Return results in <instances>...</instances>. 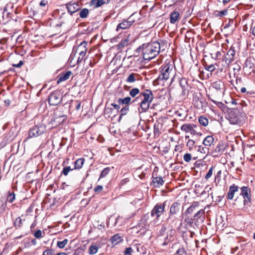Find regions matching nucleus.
I'll list each match as a JSON object with an SVG mask.
<instances>
[{
    "mask_svg": "<svg viewBox=\"0 0 255 255\" xmlns=\"http://www.w3.org/2000/svg\"><path fill=\"white\" fill-rule=\"evenodd\" d=\"M129 40L128 38L122 39L121 42L117 45L118 50H122L124 47L128 45Z\"/></svg>",
    "mask_w": 255,
    "mask_h": 255,
    "instance_id": "72a5a7b5",
    "label": "nucleus"
},
{
    "mask_svg": "<svg viewBox=\"0 0 255 255\" xmlns=\"http://www.w3.org/2000/svg\"><path fill=\"white\" fill-rule=\"evenodd\" d=\"M46 130L44 126H35L30 128L28 132L29 137H37L43 133Z\"/></svg>",
    "mask_w": 255,
    "mask_h": 255,
    "instance_id": "2eb2a0df",
    "label": "nucleus"
},
{
    "mask_svg": "<svg viewBox=\"0 0 255 255\" xmlns=\"http://www.w3.org/2000/svg\"><path fill=\"white\" fill-rule=\"evenodd\" d=\"M205 214V211L204 209H201L198 211L194 215V219L197 221L200 219Z\"/></svg>",
    "mask_w": 255,
    "mask_h": 255,
    "instance_id": "a19ab883",
    "label": "nucleus"
},
{
    "mask_svg": "<svg viewBox=\"0 0 255 255\" xmlns=\"http://www.w3.org/2000/svg\"><path fill=\"white\" fill-rule=\"evenodd\" d=\"M85 162V159L84 158H81L77 159L74 162V169L75 170H79L81 169Z\"/></svg>",
    "mask_w": 255,
    "mask_h": 255,
    "instance_id": "2f4dec72",
    "label": "nucleus"
},
{
    "mask_svg": "<svg viewBox=\"0 0 255 255\" xmlns=\"http://www.w3.org/2000/svg\"><path fill=\"white\" fill-rule=\"evenodd\" d=\"M239 189V187L235 184L231 185L226 196L227 199L228 200H232L234 198L235 194L238 191Z\"/></svg>",
    "mask_w": 255,
    "mask_h": 255,
    "instance_id": "4be33fe9",
    "label": "nucleus"
},
{
    "mask_svg": "<svg viewBox=\"0 0 255 255\" xmlns=\"http://www.w3.org/2000/svg\"><path fill=\"white\" fill-rule=\"evenodd\" d=\"M192 103L194 107L204 112L208 106V103L200 92H194L193 94Z\"/></svg>",
    "mask_w": 255,
    "mask_h": 255,
    "instance_id": "423d86ee",
    "label": "nucleus"
},
{
    "mask_svg": "<svg viewBox=\"0 0 255 255\" xmlns=\"http://www.w3.org/2000/svg\"><path fill=\"white\" fill-rule=\"evenodd\" d=\"M188 110L186 108H180L175 112V115L181 121H185L187 117Z\"/></svg>",
    "mask_w": 255,
    "mask_h": 255,
    "instance_id": "aec40b11",
    "label": "nucleus"
},
{
    "mask_svg": "<svg viewBox=\"0 0 255 255\" xmlns=\"http://www.w3.org/2000/svg\"><path fill=\"white\" fill-rule=\"evenodd\" d=\"M48 4V1L47 0H42L40 2L39 5L41 6H46Z\"/></svg>",
    "mask_w": 255,
    "mask_h": 255,
    "instance_id": "0e129e2a",
    "label": "nucleus"
},
{
    "mask_svg": "<svg viewBox=\"0 0 255 255\" xmlns=\"http://www.w3.org/2000/svg\"><path fill=\"white\" fill-rule=\"evenodd\" d=\"M240 195L244 199L243 209L247 210L251 206V192L250 188L248 186H243L241 188Z\"/></svg>",
    "mask_w": 255,
    "mask_h": 255,
    "instance_id": "0eeeda50",
    "label": "nucleus"
},
{
    "mask_svg": "<svg viewBox=\"0 0 255 255\" xmlns=\"http://www.w3.org/2000/svg\"><path fill=\"white\" fill-rule=\"evenodd\" d=\"M204 66L206 70L211 72H213L215 70V66L213 64L208 65L207 64H206L204 65Z\"/></svg>",
    "mask_w": 255,
    "mask_h": 255,
    "instance_id": "8fccbe9b",
    "label": "nucleus"
},
{
    "mask_svg": "<svg viewBox=\"0 0 255 255\" xmlns=\"http://www.w3.org/2000/svg\"><path fill=\"white\" fill-rule=\"evenodd\" d=\"M184 253V250L183 248H179L176 252V254L178 255H183Z\"/></svg>",
    "mask_w": 255,
    "mask_h": 255,
    "instance_id": "774afa93",
    "label": "nucleus"
},
{
    "mask_svg": "<svg viewBox=\"0 0 255 255\" xmlns=\"http://www.w3.org/2000/svg\"><path fill=\"white\" fill-rule=\"evenodd\" d=\"M193 218L189 217H186L184 220L186 225L190 227H192L193 226Z\"/></svg>",
    "mask_w": 255,
    "mask_h": 255,
    "instance_id": "09e8293b",
    "label": "nucleus"
},
{
    "mask_svg": "<svg viewBox=\"0 0 255 255\" xmlns=\"http://www.w3.org/2000/svg\"><path fill=\"white\" fill-rule=\"evenodd\" d=\"M103 190V187L102 185H98L95 187L94 191L96 194H99Z\"/></svg>",
    "mask_w": 255,
    "mask_h": 255,
    "instance_id": "bf43d9fd",
    "label": "nucleus"
},
{
    "mask_svg": "<svg viewBox=\"0 0 255 255\" xmlns=\"http://www.w3.org/2000/svg\"><path fill=\"white\" fill-rule=\"evenodd\" d=\"M200 205L199 202H194L192 205L188 207L185 212L186 215L190 214Z\"/></svg>",
    "mask_w": 255,
    "mask_h": 255,
    "instance_id": "c756f323",
    "label": "nucleus"
},
{
    "mask_svg": "<svg viewBox=\"0 0 255 255\" xmlns=\"http://www.w3.org/2000/svg\"><path fill=\"white\" fill-rule=\"evenodd\" d=\"M236 82L237 86L235 87V89L237 90L238 88L239 89L240 88V86L241 84L242 83V78L237 76L236 77Z\"/></svg>",
    "mask_w": 255,
    "mask_h": 255,
    "instance_id": "13d9d810",
    "label": "nucleus"
},
{
    "mask_svg": "<svg viewBox=\"0 0 255 255\" xmlns=\"http://www.w3.org/2000/svg\"><path fill=\"white\" fill-rule=\"evenodd\" d=\"M69 14L72 16L73 14L79 11L80 9V6L78 2L70 1L65 4Z\"/></svg>",
    "mask_w": 255,
    "mask_h": 255,
    "instance_id": "dca6fc26",
    "label": "nucleus"
},
{
    "mask_svg": "<svg viewBox=\"0 0 255 255\" xmlns=\"http://www.w3.org/2000/svg\"><path fill=\"white\" fill-rule=\"evenodd\" d=\"M159 72L158 77L153 82L154 86H164L165 83L170 78L173 80L175 75L173 65L170 61L165 62L159 69Z\"/></svg>",
    "mask_w": 255,
    "mask_h": 255,
    "instance_id": "f257e3e1",
    "label": "nucleus"
},
{
    "mask_svg": "<svg viewBox=\"0 0 255 255\" xmlns=\"http://www.w3.org/2000/svg\"><path fill=\"white\" fill-rule=\"evenodd\" d=\"M152 183L154 187H159L163 185L164 181L161 177H152Z\"/></svg>",
    "mask_w": 255,
    "mask_h": 255,
    "instance_id": "bb28decb",
    "label": "nucleus"
},
{
    "mask_svg": "<svg viewBox=\"0 0 255 255\" xmlns=\"http://www.w3.org/2000/svg\"><path fill=\"white\" fill-rule=\"evenodd\" d=\"M128 111H129V106L128 105L125 106L121 110V113L122 116L126 115L128 114Z\"/></svg>",
    "mask_w": 255,
    "mask_h": 255,
    "instance_id": "603ef678",
    "label": "nucleus"
},
{
    "mask_svg": "<svg viewBox=\"0 0 255 255\" xmlns=\"http://www.w3.org/2000/svg\"><path fill=\"white\" fill-rule=\"evenodd\" d=\"M88 42L86 41L82 42L78 46L76 52L79 54L77 62H81L84 59L87 51Z\"/></svg>",
    "mask_w": 255,
    "mask_h": 255,
    "instance_id": "4468645a",
    "label": "nucleus"
},
{
    "mask_svg": "<svg viewBox=\"0 0 255 255\" xmlns=\"http://www.w3.org/2000/svg\"><path fill=\"white\" fill-rule=\"evenodd\" d=\"M42 255H55V251L51 248H46Z\"/></svg>",
    "mask_w": 255,
    "mask_h": 255,
    "instance_id": "37998d69",
    "label": "nucleus"
},
{
    "mask_svg": "<svg viewBox=\"0 0 255 255\" xmlns=\"http://www.w3.org/2000/svg\"><path fill=\"white\" fill-rule=\"evenodd\" d=\"M132 18H128L127 20H124L122 22L120 23L117 27L116 31H118L120 29H125L129 28L133 24Z\"/></svg>",
    "mask_w": 255,
    "mask_h": 255,
    "instance_id": "6ab92c4d",
    "label": "nucleus"
},
{
    "mask_svg": "<svg viewBox=\"0 0 255 255\" xmlns=\"http://www.w3.org/2000/svg\"><path fill=\"white\" fill-rule=\"evenodd\" d=\"M222 52L217 51L215 54V56L213 57L215 59H220L221 58H222Z\"/></svg>",
    "mask_w": 255,
    "mask_h": 255,
    "instance_id": "680f3d73",
    "label": "nucleus"
},
{
    "mask_svg": "<svg viewBox=\"0 0 255 255\" xmlns=\"http://www.w3.org/2000/svg\"><path fill=\"white\" fill-rule=\"evenodd\" d=\"M192 159V156L190 153H186L183 156V159L187 162H189Z\"/></svg>",
    "mask_w": 255,
    "mask_h": 255,
    "instance_id": "864d4df0",
    "label": "nucleus"
},
{
    "mask_svg": "<svg viewBox=\"0 0 255 255\" xmlns=\"http://www.w3.org/2000/svg\"><path fill=\"white\" fill-rule=\"evenodd\" d=\"M73 104L74 105V106L75 107V110L76 111H79L80 110V107H81V103L79 102V101H71V103H70V108L73 106Z\"/></svg>",
    "mask_w": 255,
    "mask_h": 255,
    "instance_id": "a18cd8bd",
    "label": "nucleus"
},
{
    "mask_svg": "<svg viewBox=\"0 0 255 255\" xmlns=\"http://www.w3.org/2000/svg\"><path fill=\"white\" fill-rule=\"evenodd\" d=\"M255 59L252 57H248L245 61V66L244 68L246 69H249V70H251V71L250 72V73H251L252 72H255Z\"/></svg>",
    "mask_w": 255,
    "mask_h": 255,
    "instance_id": "5701e85b",
    "label": "nucleus"
},
{
    "mask_svg": "<svg viewBox=\"0 0 255 255\" xmlns=\"http://www.w3.org/2000/svg\"><path fill=\"white\" fill-rule=\"evenodd\" d=\"M215 142V139L212 135L207 136L203 141V144L206 147L214 145Z\"/></svg>",
    "mask_w": 255,
    "mask_h": 255,
    "instance_id": "393cba45",
    "label": "nucleus"
},
{
    "mask_svg": "<svg viewBox=\"0 0 255 255\" xmlns=\"http://www.w3.org/2000/svg\"><path fill=\"white\" fill-rule=\"evenodd\" d=\"M163 131V124L157 122L154 125V134L155 136H159Z\"/></svg>",
    "mask_w": 255,
    "mask_h": 255,
    "instance_id": "b1692460",
    "label": "nucleus"
},
{
    "mask_svg": "<svg viewBox=\"0 0 255 255\" xmlns=\"http://www.w3.org/2000/svg\"><path fill=\"white\" fill-rule=\"evenodd\" d=\"M79 14L80 18H86L89 14V10L86 8H83L80 10Z\"/></svg>",
    "mask_w": 255,
    "mask_h": 255,
    "instance_id": "f704fd0d",
    "label": "nucleus"
},
{
    "mask_svg": "<svg viewBox=\"0 0 255 255\" xmlns=\"http://www.w3.org/2000/svg\"><path fill=\"white\" fill-rule=\"evenodd\" d=\"M245 114L237 108L232 109L229 113L228 120L232 125L241 126L245 123Z\"/></svg>",
    "mask_w": 255,
    "mask_h": 255,
    "instance_id": "39448f33",
    "label": "nucleus"
},
{
    "mask_svg": "<svg viewBox=\"0 0 255 255\" xmlns=\"http://www.w3.org/2000/svg\"><path fill=\"white\" fill-rule=\"evenodd\" d=\"M129 181V179L128 178H126L125 179H122L119 184V187L121 188H122L123 186H124L125 185H126L127 183H128V182Z\"/></svg>",
    "mask_w": 255,
    "mask_h": 255,
    "instance_id": "6e6d98bb",
    "label": "nucleus"
},
{
    "mask_svg": "<svg viewBox=\"0 0 255 255\" xmlns=\"http://www.w3.org/2000/svg\"><path fill=\"white\" fill-rule=\"evenodd\" d=\"M68 240L66 239L62 241H58L57 243V246L60 249H63L68 244Z\"/></svg>",
    "mask_w": 255,
    "mask_h": 255,
    "instance_id": "c03bdc74",
    "label": "nucleus"
},
{
    "mask_svg": "<svg viewBox=\"0 0 255 255\" xmlns=\"http://www.w3.org/2000/svg\"><path fill=\"white\" fill-rule=\"evenodd\" d=\"M180 14L179 12L174 10L170 14V22L171 24H175L179 20Z\"/></svg>",
    "mask_w": 255,
    "mask_h": 255,
    "instance_id": "a878e982",
    "label": "nucleus"
},
{
    "mask_svg": "<svg viewBox=\"0 0 255 255\" xmlns=\"http://www.w3.org/2000/svg\"><path fill=\"white\" fill-rule=\"evenodd\" d=\"M111 242L112 244L117 245L123 241V237L120 234H116L111 237L110 239Z\"/></svg>",
    "mask_w": 255,
    "mask_h": 255,
    "instance_id": "7c9ffc66",
    "label": "nucleus"
},
{
    "mask_svg": "<svg viewBox=\"0 0 255 255\" xmlns=\"http://www.w3.org/2000/svg\"><path fill=\"white\" fill-rule=\"evenodd\" d=\"M132 252V249L131 247H128L126 249L124 252V255H131V253Z\"/></svg>",
    "mask_w": 255,
    "mask_h": 255,
    "instance_id": "e2e57ef3",
    "label": "nucleus"
},
{
    "mask_svg": "<svg viewBox=\"0 0 255 255\" xmlns=\"http://www.w3.org/2000/svg\"><path fill=\"white\" fill-rule=\"evenodd\" d=\"M138 74L132 73L128 76L126 81L128 83H134L136 81V77H137Z\"/></svg>",
    "mask_w": 255,
    "mask_h": 255,
    "instance_id": "4c0bfd02",
    "label": "nucleus"
},
{
    "mask_svg": "<svg viewBox=\"0 0 255 255\" xmlns=\"http://www.w3.org/2000/svg\"><path fill=\"white\" fill-rule=\"evenodd\" d=\"M72 72L71 71L63 72L59 74L57 77V84H59L62 82L69 79L72 75Z\"/></svg>",
    "mask_w": 255,
    "mask_h": 255,
    "instance_id": "412c9836",
    "label": "nucleus"
},
{
    "mask_svg": "<svg viewBox=\"0 0 255 255\" xmlns=\"http://www.w3.org/2000/svg\"><path fill=\"white\" fill-rule=\"evenodd\" d=\"M130 101H131V98L129 97H127L124 99L120 98L118 100V102L119 103V104H122V105H124V104L128 105L130 103Z\"/></svg>",
    "mask_w": 255,
    "mask_h": 255,
    "instance_id": "58836bf2",
    "label": "nucleus"
},
{
    "mask_svg": "<svg viewBox=\"0 0 255 255\" xmlns=\"http://www.w3.org/2000/svg\"><path fill=\"white\" fill-rule=\"evenodd\" d=\"M139 90L137 88L132 89L129 91V95L132 97H135L137 95L139 94Z\"/></svg>",
    "mask_w": 255,
    "mask_h": 255,
    "instance_id": "49530a36",
    "label": "nucleus"
},
{
    "mask_svg": "<svg viewBox=\"0 0 255 255\" xmlns=\"http://www.w3.org/2000/svg\"><path fill=\"white\" fill-rule=\"evenodd\" d=\"M194 144V140L191 139H189L186 143V146L189 147L190 150L193 148Z\"/></svg>",
    "mask_w": 255,
    "mask_h": 255,
    "instance_id": "3c124183",
    "label": "nucleus"
},
{
    "mask_svg": "<svg viewBox=\"0 0 255 255\" xmlns=\"http://www.w3.org/2000/svg\"><path fill=\"white\" fill-rule=\"evenodd\" d=\"M99 247L96 245H91L88 250V253L90 255H94L96 254L99 250Z\"/></svg>",
    "mask_w": 255,
    "mask_h": 255,
    "instance_id": "c9c22d12",
    "label": "nucleus"
},
{
    "mask_svg": "<svg viewBox=\"0 0 255 255\" xmlns=\"http://www.w3.org/2000/svg\"><path fill=\"white\" fill-rule=\"evenodd\" d=\"M189 75L193 79H195L197 76H200L201 72L200 69L196 67H191L189 71Z\"/></svg>",
    "mask_w": 255,
    "mask_h": 255,
    "instance_id": "cd10ccee",
    "label": "nucleus"
},
{
    "mask_svg": "<svg viewBox=\"0 0 255 255\" xmlns=\"http://www.w3.org/2000/svg\"><path fill=\"white\" fill-rule=\"evenodd\" d=\"M227 147V145L223 141L219 142L215 149L212 151V153L214 156H218L221 155Z\"/></svg>",
    "mask_w": 255,
    "mask_h": 255,
    "instance_id": "f3484780",
    "label": "nucleus"
},
{
    "mask_svg": "<svg viewBox=\"0 0 255 255\" xmlns=\"http://www.w3.org/2000/svg\"><path fill=\"white\" fill-rule=\"evenodd\" d=\"M34 236L37 239H40L43 237L42 232L40 230H38L34 233Z\"/></svg>",
    "mask_w": 255,
    "mask_h": 255,
    "instance_id": "052dcab7",
    "label": "nucleus"
},
{
    "mask_svg": "<svg viewBox=\"0 0 255 255\" xmlns=\"http://www.w3.org/2000/svg\"><path fill=\"white\" fill-rule=\"evenodd\" d=\"M197 128V126L196 125L193 124H186L183 125L180 129L182 131L185 133L190 132L192 135L201 137L203 135V133L200 131H198L196 129Z\"/></svg>",
    "mask_w": 255,
    "mask_h": 255,
    "instance_id": "9b49d317",
    "label": "nucleus"
},
{
    "mask_svg": "<svg viewBox=\"0 0 255 255\" xmlns=\"http://www.w3.org/2000/svg\"><path fill=\"white\" fill-rule=\"evenodd\" d=\"M236 53V48L232 45L227 52L222 56V61L225 63L226 66L228 67L235 60Z\"/></svg>",
    "mask_w": 255,
    "mask_h": 255,
    "instance_id": "6e6552de",
    "label": "nucleus"
},
{
    "mask_svg": "<svg viewBox=\"0 0 255 255\" xmlns=\"http://www.w3.org/2000/svg\"><path fill=\"white\" fill-rule=\"evenodd\" d=\"M228 14V8H226L222 10H216L214 12L215 17H223Z\"/></svg>",
    "mask_w": 255,
    "mask_h": 255,
    "instance_id": "473e14b6",
    "label": "nucleus"
},
{
    "mask_svg": "<svg viewBox=\"0 0 255 255\" xmlns=\"http://www.w3.org/2000/svg\"><path fill=\"white\" fill-rule=\"evenodd\" d=\"M132 18V19L133 21V23L137 21L138 20H139L138 18V14L137 12H134L132 14H131L128 18Z\"/></svg>",
    "mask_w": 255,
    "mask_h": 255,
    "instance_id": "4d7b16f0",
    "label": "nucleus"
},
{
    "mask_svg": "<svg viewBox=\"0 0 255 255\" xmlns=\"http://www.w3.org/2000/svg\"><path fill=\"white\" fill-rule=\"evenodd\" d=\"M111 168L107 167L104 168L101 172L99 180L102 178L106 177L110 172Z\"/></svg>",
    "mask_w": 255,
    "mask_h": 255,
    "instance_id": "ea45409f",
    "label": "nucleus"
},
{
    "mask_svg": "<svg viewBox=\"0 0 255 255\" xmlns=\"http://www.w3.org/2000/svg\"><path fill=\"white\" fill-rule=\"evenodd\" d=\"M180 210V203L177 201L173 202L170 207L168 220H170L172 222L177 220L176 216L179 213Z\"/></svg>",
    "mask_w": 255,
    "mask_h": 255,
    "instance_id": "f8f14e48",
    "label": "nucleus"
},
{
    "mask_svg": "<svg viewBox=\"0 0 255 255\" xmlns=\"http://www.w3.org/2000/svg\"><path fill=\"white\" fill-rule=\"evenodd\" d=\"M160 44L158 41L143 44L138 48V51L142 53L144 60L149 61L159 54L161 49Z\"/></svg>",
    "mask_w": 255,
    "mask_h": 255,
    "instance_id": "f03ea898",
    "label": "nucleus"
},
{
    "mask_svg": "<svg viewBox=\"0 0 255 255\" xmlns=\"http://www.w3.org/2000/svg\"><path fill=\"white\" fill-rule=\"evenodd\" d=\"M73 170H74V168H71L70 166H66L61 171V174H63L64 176H67L70 171H72Z\"/></svg>",
    "mask_w": 255,
    "mask_h": 255,
    "instance_id": "de8ad7c7",
    "label": "nucleus"
},
{
    "mask_svg": "<svg viewBox=\"0 0 255 255\" xmlns=\"http://www.w3.org/2000/svg\"><path fill=\"white\" fill-rule=\"evenodd\" d=\"M62 98L60 91H55L49 96L48 103L50 106H57L62 101Z\"/></svg>",
    "mask_w": 255,
    "mask_h": 255,
    "instance_id": "ddd939ff",
    "label": "nucleus"
},
{
    "mask_svg": "<svg viewBox=\"0 0 255 255\" xmlns=\"http://www.w3.org/2000/svg\"><path fill=\"white\" fill-rule=\"evenodd\" d=\"M179 84L182 89V95L187 94L191 89V87L188 84L187 79L185 78H181L179 81Z\"/></svg>",
    "mask_w": 255,
    "mask_h": 255,
    "instance_id": "a211bd4d",
    "label": "nucleus"
},
{
    "mask_svg": "<svg viewBox=\"0 0 255 255\" xmlns=\"http://www.w3.org/2000/svg\"><path fill=\"white\" fill-rule=\"evenodd\" d=\"M214 166H212L209 170L208 173H207V174L206 175V176H205V178L206 179V180H208L209 178H210L212 174H213V169H214Z\"/></svg>",
    "mask_w": 255,
    "mask_h": 255,
    "instance_id": "5fc2aeb1",
    "label": "nucleus"
},
{
    "mask_svg": "<svg viewBox=\"0 0 255 255\" xmlns=\"http://www.w3.org/2000/svg\"><path fill=\"white\" fill-rule=\"evenodd\" d=\"M241 201V198L238 196L235 199L234 204H235V205L239 206V205L241 203V202H239V201Z\"/></svg>",
    "mask_w": 255,
    "mask_h": 255,
    "instance_id": "69168bd1",
    "label": "nucleus"
},
{
    "mask_svg": "<svg viewBox=\"0 0 255 255\" xmlns=\"http://www.w3.org/2000/svg\"><path fill=\"white\" fill-rule=\"evenodd\" d=\"M15 195L14 191L9 192L8 195L7 197L6 201L9 203H12L15 199Z\"/></svg>",
    "mask_w": 255,
    "mask_h": 255,
    "instance_id": "79ce46f5",
    "label": "nucleus"
},
{
    "mask_svg": "<svg viewBox=\"0 0 255 255\" xmlns=\"http://www.w3.org/2000/svg\"><path fill=\"white\" fill-rule=\"evenodd\" d=\"M142 97L143 99L140 103V108L138 109L140 113L145 112L148 110L154 96L151 90L146 89L140 93L138 98L141 99Z\"/></svg>",
    "mask_w": 255,
    "mask_h": 255,
    "instance_id": "7ed1b4c3",
    "label": "nucleus"
},
{
    "mask_svg": "<svg viewBox=\"0 0 255 255\" xmlns=\"http://www.w3.org/2000/svg\"><path fill=\"white\" fill-rule=\"evenodd\" d=\"M106 3V0H91L90 2V5L94 8H98Z\"/></svg>",
    "mask_w": 255,
    "mask_h": 255,
    "instance_id": "c85d7f7f",
    "label": "nucleus"
},
{
    "mask_svg": "<svg viewBox=\"0 0 255 255\" xmlns=\"http://www.w3.org/2000/svg\"><path fill=\"white\" fill-rule=\"evenodd\" d=\"M212 93L211 96L209 97L214 103L217 104V102L214 100L216 97L222 96L225 91V86L224 82L221 80L218 79L216 81L211 84Z\"/></svg>",
    "mask_w": 255,
    "mask_h": 255,
    "instance_id": "20e7f679",
    "label": "nucleus"
},
{
    "mask_svg": "<svg viewBox=\"0 0 255 255\" xmlns=\"http://www.w3.org/2000/svg\"><path fill=\"white\" fill-rule=\"evenodd\" d=\"M73 21V18L71 15L67 13L63 12L59 17L56 26L66 27L71 25Z\"/></svg>",
    "mask_w": 255,
    "mask_h": 255,
    "instance_id": "1a4fd4ad",
    "label": "nucleus"
},
{
    "mask_svg": "<svg viewBox=\"0 0 255 255\" xmlns=\"http://www.w3.org/2000/svg\"><path fill=\"white\" fill-rule=\"evenodd\" d=\"M222 174V171L219 170L215 176V179H218V181L221 180V175Z\"/></svg>",
    "mask_w": 255,
    "mask_h": 255,
    "instance_id": "338daca9",
    "label": "nucleus"
},
{
    "mask_svg": "<svg viewBox=\"0 0 255 255\" xmlns=\"http://www.w3.org/2000/svg\"><path fill=\"white\" fill-rule=\"evenodd\" d=\"M166 201H164L162 203L156 204L152 210L151 211V216L155 217V219L158 220L160 217L163 215L165 212V207Z\"/></svg>",
    "mask_w": 255,
    "mask_h": 255,
    "instance_id": "9d476101",
    "label": "nucleus"
},
{
    "mask_svg": "<svg viewBox=\"0 0 255 255\" xmlns=\"http://www.w3.org/2000/svg\"><path fill=\"white\" fill-rule=\"evenodd\" d=\"M198 121L200 124L204 127H206L209 123L208 119L203 116L199 117Z\"/></svg>",
    "mask_w": 255,
    "mask_h": 255,
    "instance_id": "e433bc0d",
    "label": "nucleus"
}]
</instances>
